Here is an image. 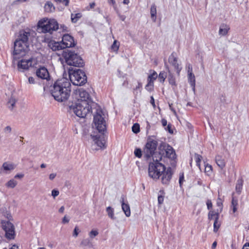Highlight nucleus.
Wrapping results in <instances>:
<instances>
[{
	"label": "nucleus",
	"instance_id": "1",
	"mask_svg": "<svg viewBox=\"0 0 249 249\" xmlns=\"http://www.w3.org/2000/svg\"><path fill=\"white\" fill-rule=\"evenodd\" d=\"M83 134L89 135L92 149L98 151L106 148V125H82Z\"/></svg>",
	"mask_w": 249,
	"mask_h": 249
},
{
	"label": "nucleus",
	"instance_id": "2",
	"mask_svg": "<svg viewBox=\"0 0 249 249\" xmlns=\"http://www.w3.org/2000/svg\"><path fill=\"white\" fill-rule=\"evenodd\" d=\"M160 150L159 157L153 158V162H150L148 167L149 176L153 179H158L165 170L164 165L159 162L161 159L160 155L170 158L171 156V146L165 142H162L159 146Z\"/></svg>",
	"mask_w": 249,
	"mask_h": 249
},
{
	"label": "nucleus",
	"instance_id": "3",
	"mask_svg": "<svg viewBox=\"0 0 249 249\" xmlns=\"http://www.w3.org/2000/svg\"><path fill=\"white\" fill-rule=\"evenodd\" d=\"M71 91V83L67 78L64 77L56 80L50 89L52 96L59 102L67 100L70 96Z\"/></svg>",
	"mask_w": 249,
	"mask_h": 249
},
{
	"label": "nucleus",
	"instance_id": "4",
	"mask_svg": "<svg viewBox=\"0 0 249 249\" xmlns=\"http://www.w3.org/2000/svg\"><path fill=\"white\" fill-rule=\"evenodd\" d=\"M97 104L92 101H77L75 103L69 106L70 110L80 118H85L88 114H90L92 109L96 108Z\"/></svg>",
	"mask_w": 249,
	"mask_h": 249
},
{
	"label": "nucleus",
	"instance_id": "5",
	"mask_svg": "<svg viewBox=\"0 0 249 249\" xmlns=\"http://www.w3.org/2000/svg\"><path fill=\"white\" fill-rule=\"evenodd\" d=\"M67 65L78 68H82L85 66V62L80 55L74 51L65 49L61 54Z\"/></svg>",
	"mask_w": 249,
	"mask_h": 249
},
{
	"label": "nucleus",
	"instance_id": "6",
	"mask_svg": "<svg viewBox=\"0 0 249 249\" xmlns=\"http://www.w3.org/2000/svg\"><path fill=\"white\" fill-rule=\"evenodd\" d=\"M69 78L73 85L81 86L87 82V77L85 71L80 69L69 68Z\"/></svg>",
	"mask_w": 249,
	"mask_h": 249
},
{
	"label": "nucleus",
	"instance_id": "7",
	"mask_svg": "<svg viewBox=\"0 0 249 249\" xmlns=\"http://www.w3.org/2000/svg\"><path fill=\"white\" fill-rule=\"evenodd\" d=\"M37 29L42 33L52 34L53 31L58 29V23L54 19L43 18L38 22Z\"/></svg>",
	"mask_w": 249,
	"mask_h": 249
},
{
	"label": "nucleus",
	"instance_id": "8",
	"mask_svg": "<svg viewBox=\"0 0 249 249\" xmlns=\"http://www.w3.org/2000/svg\"><path fill=\"white\" fill-rule=\"evenodd\" d=\"M29 51V45L15 40L14 43L13 50L12 53L13 59H19L26 55Z\"/></svg>",
	"mask_w": 249,
	"mask_h": 249
},
{
	"label": "nucleus",
	"instance_id": "9",
	"mask_svg": "<svg viewBox=\"0 0 249 249\" xmlns=\"http://www.w3.org/2000/svg\"><path fill=\"white\" fill-rule=\"evenodd\" d=\"M157 142L156 140L152 139L148 140L143 150L144 157L146 159H148L151 156H152L153 158L155 157V159L157 158L155 156L157 154L155 153V151L157 148Z\"/></svg>",
	"mask_w": 249,
	"mask_h": 249
},
{
	"label": "nucleus",
	"instance_id": "10",
	"mask_svg": "<svg viewBox=\"0 0 249 249\" xmlns=\"http://www.w3.org/2000/svg\"><path fill=\"white\" fill-rule=\"evenodd\" d=\"M1 225L5 232V237L8 239H14L15 236L14 225L8 221H2Z\"/></svg>",
	"mask_w": 249,
	"mask_h": 249
},
{
	"label": "nucleus",
	"instance_id": "11",
	"mask_svg": "<svg viewBox=\"0 0 249 249\" xmlns=\"http://www.w3.org/2000/svg\"><path fill=\"white\" fill-rule=\"evenodd\" d=\"M61 42L65 50L70 49V48L73 47L76 45L73 37L69 34L63 35Z\"/></svg>",
	"mask_w": 249,
	"mask_h": 249
},
{
	"label": "nucleus",
	"instance_id": "12",
	"mask_svg": "<svg viewBox=\"0 0 249 249\" xmlns=\"http://www.w3.org/2000/svg\"><path fill=\"white\" fill-rule=\"evenodd\" d=\"M96 114L94 115L93 123L94 124H104L106 122V114L99 109H96Z\"/></svg>",
	"mask_w": 249,
	"mask_h": 249
},
{
	"label": "nucleus",
	"instance_id": "13",
	"mask_svg": "<svg viewBox=\"0 0 249 249\" xmlns=\"http://www.w3.org/2000/svg\"><path fill=\"white\" fill-rule=\"evenodd\" d=\"M158 77V74L155 71L149 74L147 78V84L145 86V89L148 91H151L154 89V81Z\"/></svg>",
	"mask_w": 249,
	"mask_h": 249
},
{
	"label": "nucleus",
	"instance_id": "14",
	"mask_svg": "<svg viewBox=\"0 0 249 249\" xmlns=\"http://www.w3.org/2000/svg\"><path fill=\"white\" fill-rule=\"evenodd\" d=\"M32 66V59L28 60L21 59L18 63V71H23L24 70H28Z\"/></svg>",
	"mask_w": 249,
	"mask_h": 249
},
{
	"label": "nucleus",
	"instance_id": "15",
	"mask_svg": "<svg viewBox=\"0 0 249 249\" xmlns=\"http://www.w3.org/2000/svg\"><path fill=\"white\" fill-rule=\"evenodd\" d=\"M48 46L53 51L62 50L63 51L65 50L61 41L58 42L54 40H50L48 43Z\"/></svg>",
	"mask_w": 249,
	"mask_h": 249
},
{
	"label": "nucleus",
	"instance_id": "16",
	"mask_svg": "<svg viewBox=\"0 0 249 249\" xmlns=\"http://www.w3.org/2000/svg\"><path fill=\"white\" fill-rule=\"evenodd\" d=\"M36 76L42 79L48 80L50 75L48 70L44 67H41L36 71Z\"/></svg>",
	"mask_w": 249,
	"mask_h": 249
},
{
	"label": "nucleus",
	"instance_id": "17",
	"mask_svg": "<svg viewBox=\"0 0 249 249\" xmlns=\"http://www.w3.org/2000/svg\"><path fill=\"white\" fill-rule=\"evenodd\" d=\"M30 36V33L22 30L19 32V36L16 40L19 41L20 42L28 45V38Z\"/></svg>",
	"mask_w": 249,
	"mask_h": 249
},
{
	"label": "nucleus",
	"instance_id": "18",
	"mask_svg": "<svg viewBox=\"0 0 249 249\" xmlns=\"http://www.w3.org/2000/svg\"><path fill=\"white\" fill-rule=\"evenodd\" d=\"M15 168V165L12 163L5 162L3 163L2 168L0 169V174L8 173Z\"/></svg>",
	"mask_w": 249,
	"mask_h": 249
},
{
	"label": "nucleus",
	"instance_id": "19",
	"mask_svg": "<svg viewBox=\"0 0 249 249\" xmlns=\"http://www.w3.org/2000/svg\"><path fill=\"white\" fill-rule=\"evenodd\" d=\"M79 98L78 99L77 101H92L91 98L90 97L89 94V93L86 91L85 90L81 89L79 91Z\"/></svg>",
	"mask_w": 249,
	"mask_h": 249
},
{
	"label": "nucleus",
	"instance_id": "20",
	"mask_svg": "<svg viewBox=\"0 0 249 249\" xmlns=\"http://www.w3.org/2000/svg\"><path fill=\"white\" fill-rule=\"evenodd\" d=\"M171 179V168L169 167L166 173H163L161 181L163 184H169Z\"/></svg>",
	"mask_w": 249,
	"mask_h": 249
},
{
	"label": "nucleus",
	"instance_id": "21",
	"mask_svg": "<svg viewBox=\"0 0 249 249\" xmlns=\"http://www.w3.org/2000/svg\"><path fill=\"white\" fill-rule=\"evenodd\" d=\"M121 202L122 203V208L125 215L129 217L130 215V207L128 203H125L124 201V197H122L121 199Z\"/></svg>",
	"mask_w": 249,
	"mask_h": 249
},
{
	"label": "nucleus",
	"instance_id": "22",
	"mask_svg": "<svg viewBox=\"0 0 249 249\" xmlns=\"http://www.w3.org/2000/svg\"><path fill=\"white\" fill-rule=\"evenodd\" d=\"M215 160L216 163L221 169H223L225 166V160L221 156H216Z\"/></svg>",
	"mask_w": 249,
	"mask_h": 249
},
{
	"label": "nucleus",
	"instance_id": "23",
	"mask_svg": "<svg viewBox=\"0 0 249 249\" xmlns=\"http://www.w3.org/2000/svg\"><path fill=\"white\" fill-rule=\"evenodd\" d=\"M230 29V28L229 25L225 24H222L220 27L219 34L220 35L225 36L228 34Z\"/></svg>",
	"mask_w": 249,
	"mask_h": 249
},
{
	"label": "nucleus",
	"instance_id": "24",
	"mask_svg": "<svg viewBox=\"0 0 249 249\" xmlns=\"http://www.w3.org/2000/svg\"><path fill=\"white\" fill-rule=\"evenodd\" d=\"M172 65L173 66L177 74L179 76L182 68L180 67L179 64L177 63V60L176 58H174L172 61Z\"/></svg>",
	"mask_w": 249,
	"mask_h": 249
},
{
	"label": "nucleus",
	"instance_id": "25",
	"mask_svg": "<svg viewBox=\"0 0 249 249\" xmlns=\"http://www.w3.org/2000/svg\"><path fill=\"white\" fill-rule=\"evenodd\" d=\"M44 9L45 12L50 13L53 11L55 9V7L51 2L47 1L45 4Z\"/></svg>",
	"mask_w": 249,
	"mask_h": 249
},
{
	"label": "nucleus",
	"instance_id": "26",
	"mask_svg": "<svg viewBox=\"0 0 249 249\" xmlns=\"http://www.w3.org/2000/svg\"><path fill=\"white\" fill-rule=\"evenodd\" d=\"M16 102V99L14 96H11L7 104L8 107L11 110L13 109L15 107Z\"/></svg>",
	"mask_w": 249,
	"mask_h": 249
},
{
	"label": "nucleus",
	"instance_id": "27",
	"mask_svg": "<svg viewBox=\"0 0 249 249\" xmlns=\"http://www.w3.org/2000/svg\"><path fill=\"white\" fill-rule=\"evenodd\" d=\"M106 212L108 216L112 220H115L116 217L114 215V209L110 206H108L106 208Z\"/></svg>",
	"mask_w": 249,
	"mask_h": 249
},
{
	"label": "nucleus",
	"instance_id": "28",
	"mask_svg": "<svg viewBox=\"0 0 249 249\" xmlns=\"http://www.w3.org/2000/svg\"><path fill=\"white\" fill-rule=\"evenodd\" d=\"M238 204V199L232 196L231 207L233 213L237 211Z\"/></svg>",
	"mask_w": 249,
	"mask_h": 249
},
{
	"label": "nucleus",
	"instance_id": "29",
	"mask_svg": "<svg viewBox=\"0 0 249 249\" xmlns=\"http://www.w3.org/2000/svg\"><path fill=\"white\" fill-rule=\"evenodd\" d=\"M150 14L152 20L155 21L156 19L157 9L155 4H153L151 7Z\"/></svg>",
	"mask_w": 249,
	"mask_h": 249
},
{
	"label": "nucleus",
	"instance_id": "30",
	"mask_svg": "<svg viewBox=\"0 0 249 249\" xmlns=\"http://www.w3.org/2000/svg\"><path fill=\"white\" fill-rule=\"evenodd\" d=\"M188 81L191 85V86L195 89L196 86V79L194 73L191 74V75H188Z\"/></svg>",
	"mask_w": 249,
	"mask_h": 249
},
{
	"label": "nucleus",
	"instance_id": "31",
	"mask_svg": "<svg viewBox=\"0 0 249 249\" xmlns=\"http://www.w3.org/2000/svg\"><path fill=\"white\" fill-rule=\"evenodd\" d=\"M82 17V14L78 13L71 14V20L72 23H76Z\"/></svg>",
	"mask_w": 249,
	"mask_h": 249
},
{
	"label": "nucleus",
	"instance_id": "32",
	"mask_svg": "<svg viewBox=\"0 0 249 249\" xmlns=\"http://www.w3.org/2000/svg\"><path fill=\"white\" fill-rule=\"evenodd\" d=\"M17 181L14 179H11L6 183V186L10 188H14L17 185Z\"/></svg>",
	"mask_w": 249,
	"mask_h": 249
},
{
	"label": "nucleus",
	"instance_id": "33",
	"mask_svg": "<svg viewBox=\"0 0 249 249\" xmlns=\"http://www.w3.org/2000/svg\"><path fill=\"white\" fill-rule=\"evenodd\" d=\"M243 186V181L242 180H238L236 185L235 190L239 194L241 192Z\"/></svg>",
	"mask_w": 249,
	"mask_h": 249
},
{
	"label": "nucleus",
	"instance_id": "34",
	"mask_svg": "<svg viewBox=\"0 0 249 249\" xmlns=\"http://www.w3.org/2000/svg\"><path fill=\"white\" fill-rule=\"evenodd\" d=\"M195 158L196 159V163L197 166L198 167L200 170V162L201 161V159L202 158V156L197 153L195 154Z\"/></svg>",
	"mask_w": 249,
	"mask_h": 249
},
{
	"label": "nucleus",
	"instance_id": "35",
	"mask_svg": "<svg viewBox=\"0 0 249 249\" xmlns=\"http://www.w3.org/2000/svg\"><path fill=\"white\" fill-rule=\"evenodd\" d=\"M218 217L216 216V217H215V220L213 223V231L214 232H216L218 230V229L220 227V224L218 223Z\"/></svg>",
	"mask_w": 249,
	"mask_h": 249
},
{
	"label": "nucleus",
	"instance_id": "36",
	"mask_svg": "<svg viewBox=\"0 0 249 249\" xmlns=\"http://www.w3.org/2000/svg\"><path fill=\"white\" fill-rule=\"evenodd\" d=\"M167 76V73L166 72L162 71H161L158 76L159 80L160 82H163L164 81L165 79Z\"/></svg>",
	"mask_w": 249,
	"mask_h": 249
},
{
	"label": "nucleus",
	"instance_id": "37",
	"mask_svg": "<svg viewBox=\"0 0 249 249\" xmlns=\"http://www.w3.org/2000/svg\"><path fill=\"white\" fill-rule=\"evenodd\" d=\"M216 216H217V217L219 218L218 213H215L213 211H210L208 213V219L209 220H211L213 218L215 219V217H216Z\"/></svg>",
	"mask_w": 249,
	"mask_h": 249
},
{
	"label": "nucleus",
	"instance_id": "38",
	"mask_svg": "<svg viewBox=\"0 0 249 249\" xmlns=\"http://www.w3.org/2000/svg\"><path fill=\"white\" fill-rule=\"evenodd\" d=\"M177 155L175 153V150L172 148V167L173 166H176V164L177 161H176V159H177Z\"/></svg>",
	"mask_w": 249,
	"mask_h": 249
},
{
	"label": "nucleus",
	"instance_id": "39",
	"mask_svg": "<svg viewBox=\"0 0 249 249\" xmlns=\"http://www.w3.org/2000/svg\"><path fill=\"white\" fill-rule=\"evenodd\" d=\"M119 44L117 40H114L111 46V49L113 51H117L119 49Z\"/></svg>",
	"mask_w": 249,
	"mask_h": 249
},
{
	"label": "nucleus",
	"instance_id": "40",
	"mask_svg": "<svg viewBox=\"0 0 249 249\" xmlns=\"http://www.w3.org/2000/svg\"><path fill=\"white\" fill-rule=\"evenodd\" d=\"M142 84L141 82H138V85L134 89V93L135 94H137L138 93V90H140V89L142 88ZM140 92H141V91H140Z\"/></svg>",
	"mask_w": 249,
	"mask_h": 249
},
{
	"label": "nucleus",
	"instance_id": "41",
	"mask_svg": "<svg viewBox=\"0 0 249 249\" xmlns=\"http://www.w3.org/2000/svg\"><path fill=\"white\" fill-rule=\"evenodd\" d=\"M134 154L136 157L141 158L142 156V151L140 148H136L134 151Z\"/></svg>",
	"mask_w": 249,
	"mask_h": 249
},
{
	"label": "nucleus",
	"instance_id": "42",
	"mask_svg": "<svg viewBox=\"0 0 249 249\" xmlns=\"http://www.w3.org/2000/svg\"><path fill=\"white\" fill-rule=\"evenodd\" d=\"M132 131L135 134L139 133L140 131V125H132Z\"/></svg>",
	"mask_w": 249,
	"mask_h": 249
},
{
	"label": "nucleus",
	"instance_id": "43",
	"mask_svg": "<svg viewBox=\"0 0 249 249\" xmlns=\"http://www.w3.org/2000/svg\"><path fill=\"white\" fill-rule=\"evenodd\" d=\"M98 234L97 231L92 230L89 233L90 238H93L94 237L97 236Z\"/></svg>",
	"mask_w": 249,
	"mask_h": 249
},
{
	"label": "nucleus",
	"instance_id": "44",
	"mask_svg": "<svg viewBox=\"0 0 249 249\" xmlns=\"http://www.w3.org/2000/svg\"><path fill=\"white\" fill-rule=\"evenodd\" d=\"M187 73L188 75H191L193 74V68L192 66L190 64H189L187 66Z\"/></svg>",
	"mask_w": 249,
	"mask_h": 249
},
{
	"label": "nucleus",
	"instance_id": "45",
	"mask_svg": "<svg viewBox=\"0 0 249 249\" xmlns=\"http://www.w3.org/2000/svg\"><path fill=\"white\" fill-rule=\"evenodd\" d=\"M59 194V192L57 190L53 189L52 191V196H53L54 198L57 196H58Z\"/></svg>",
	"mask_w": 249,
	"mask_h": 249
},
{
	"label": "nucleus",
	"instance_id": "46",
	"mask_svg": "<svg viewBox=\"0 0 249 249\" xmlns=\"http://www.w3.org/2000/svg\"><path fill=\"white\" fill-rule=\"evenodd\" d=\"M79 231V229L76 226L74 229L73 232V236L74 237H77L78 235V232Z\"/></svg>",
	"mask_w": 249,
	"mask_h": 249
},
{
	"label": "nucleus",
	"instance_id": "47",
	"mask_svg": "<svg viewBox=\"0 0 249 249\" xmlns=\"http://www.w3.org/2000/svg\"><path fill=\"white\" fill-rule=\"evenodd\" d=\"M184 180V175L183 173H180L179 175V183L181 186Z\"/></svg>",
	"mask_w": 249,
	"mask_h": 249
},
{
	"label": "nucleus",
	"instance_id": "48",
	"mask_svg": "<svg viewBox=\"0 0 249 249\" xmlns=\"http://www.w3.org/2000/svg\"><path fill=\"white\" fill-rule=\"evenodd\" d=\"M212 170V167L211 165H205V172H210Z\"/></svg>",
	"mask_w": 249,
	"mask_h": 249
},
{
	"label": "nucleus",
	"instance_id": "49",
	"mask_svg": "<svg viewBox=\"0 0 249 249\" xmlns=\"http://www.w3.org/2000/svg\"><path fill=\"white\" fill-rule=\"evenodd\" d=\"M206 204L207 206V208L209 210L212 209V203L210 200H208L206 202Z\"/></svg>",
	"mask_w": 249,
	"mask_h": 249
},
{
	"label": "nucleus",
	"instance_id": "50",
	"mask_svg": "<svg viewBox=\"0 0 249 249\" xmlns=\"http://www.w3.org/2000/svg\"><path fill=\"white\" fill-rule=\"evenodd\" d=\"M150 103L152 105L153 107L155 108L156 107V105L155 103V100L154 99V97L152 96L150 97Z\"/></svg>",
	"mask_w": 249,
	"mask_h": 249
},
{
	"label": "nucleus",
	"instance_id": "51",
	"mask_svg": "<svg viewBox=\"0 0 249 249\" xmlns=\"http://www.w3.org/2000/svg\"><path fill=\"white\" fill-rule=\"evenodd\" d=\"M69 220H70V219H69V218H67V216H66V215H65V216H64V217L63 218V219H62V222L63 224L68 223H69Z\"/></svg>",
	"mask_w": 249,
	"mask_h": 249
},
{
	"label": "nucleus",
	"instance_id": "52",
	"mask_svg": "<svg viewBox=\"0 0 249 249\" xmlns=\"http://www.w3.org/2000/svg\"><path fill=\"white\" fill-rule=\"evenodd\" d=\"M28 82L30 84H34L35 83V81L34 78L33 77H29L28 78Z\"/></svg>",
	"mask_w": 249,
	"mask_h": 249
},
{
	"label": "nucleus",
	"instance_id": "53",
	"mask_svg": "<svg viewBox=\"0 0 249 249\" xmlns=\"http://www.w3.org/2000/svg\"><path fill=\"white\" fill-rule=\"evenodd\" d=\"M163 201V196H158V202L160 204H161L162 203Z\"/></svg>",
	"mask_w": 249,
	"mask_h": 249
},
{
	"label": "nucleus",
	"instance_id": "54",
	"mask_svg": "<svg viewBox=\"0 0 249 249\" xmlns=\"http://www.w3.org/2000/svg\"><path fill=\"white\" fill-rule=\"evenodd\" d=\"M56 174L55 173H52L49 175V179L51 180H53L56 177Z\"/></svg>",
	"mask_w": 249,
	"mask_h": 249
},
{
	"label": "nucleus",
	"instance_id": "55",
	"mask_svg": "<svg viewBox=\"0 0 249 249\" xmlns=\"http://www.w3.org/2000/svg\"><path fill=\"white\" fill-rule=\"evenodd\" d=\"M11 128L9 126H7L4 128V132L6 133V132L10 133L11 132Z\"/></svg>",
	"mask_w": 249,
	"mask_h": 249
},
{
	"label": "nucleus",
	"instance_id": "56",
	"mask_svg": "<svg viewBox=\"0 0 249 249\" xmlns=\"http://www.w3.org/2000/svg\"><path fill=\"white\" fill-rule=\"evenodd\" d=\"M242 249H249V243H246L243 246Z\"/></svg>",
	"mask_w": 249,
	"mask_h": 249
},
{
	"label": "nucleus",
	"instance_id": "57",
	"mask_svg": "<svg viewBox=\"0 0 249 249\" xmlns=\"http://www.w3.org/2000/svg\"><path fill=\"white\" fill-rule=\"evenodd\" d=\"M64 210H65V207L64 206H61L59 210H58V212L60 213H64Z\"/></svg>",
	"mask_w": 249,
	"mask_h": 249
},
{
	"label": "nucleus",
	"instance_id": "58",
	"mask_svg": "<svg viewBox=\"0 0 249 249\" xmlns=\"http://www.w3.org/2000/svg\"><path fill=\"white\" fill-rule=\"evenodd\" d=\"M119 18L122 21H124L126 18L125 16L124 15H121L120 14H119Z\"/></svg>",
	"mask_w": 249,
	"mask_h": 249
},
{
	"label": "nucleus",
	"instance_id": "59",
	"mask_svg": "<svg viewBox=\"0 0 249 249\" xmlns=\"http://www.w3.org/2000/svg\"><path fill=\"white\" fill-rule=\"evenodd\" d=\"M70 0H63L62 2L65 6H68L69 5Z\"/></svg>",
	"mask_w": 249,
	"mask_h": 249
},
{
	"label": "nucleus",
	"instance_id": "60",
	"mask_svg": "<svg viewBox=\"0 0 249 249\" xmlns=\"http://www.w3.org/2000/svg\"><path fill=\"white\" fill-rule=\"evenodd\" d=\"M108 2L109 3H111L114 6H115L116 4V2L115 0H108Z\"/></svg>",
	"mask_w": 249,
	"mask_h": 249
},
{
	"label": "nucleus",
	"instance_id": "61",
	"mask_svg": "<svg viewBox=\"0 0 249 249\" xmlns=\"http://www.w3.org/2000/svg\"><path fill=\"white\" fill-rule=\"evenodd\" d=\"M24 176V175L23 174H17L15 176V178H23Z\"/></svg>",
	"mask_w": 249,
	"mask_h": 249
},
{
	"label": "nucleus",
	"instance_id": "62",
	"mask_svg": "<svg viewBox=\"0 0 249 249\" xmlns=\"http://www.w3.org/2000/svg\"><path fill=\"white\" fill-rule=\"evenodd\" d=\"M216 245H217V243L216 241H214L213 244H212V249H214L215 248V247H216Z\"/></svg>",
	"mask_w": 249,
	"mask_h": 249
},
{
	"label": "nucleus",
	"instance_id": "63",
	"mask_svg": "<svg viewBox=\"0 0 249 249\" xmlns=\"http://www.w3.org/2000/svg\"><path fill=\"white\" fill-rule=\"evenodd\" d=\"M9 249H18V247L16 245H14Z\"/></svg>",
	"mask_w": 249,
	"mask_h": 249
},
{
	"label": "nucleus",
	"instance_id": "64",
	"mask_svg": "<svg viewBox=\"0 0 249 249\" xmlns=\"http://www.w3.org/2000/svg\"><path fill=\"white\" fill-rule=\"evenodd\" d=\"M95 3L94 2L90 3L89 4L90 7L91 8H93L95 7Z\"/></svg>",
	"mask_w": 249,
	"mask_h": 249
}]
</instances>
